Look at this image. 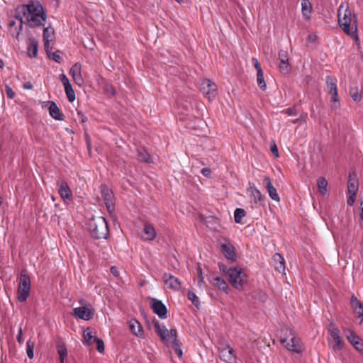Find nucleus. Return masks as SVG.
<instances>
[{"label":"nucleus","instance_id":"1","mask_svg":"<svg viewBox=\"0 0 363 363\" xmlns=\"http://www.w3.org/2000/svg\"><path fill=\"white\" fill-rule=\"evenodd\" d=\"M18 13H23V16L20 18V29L23 23H27L31 27L44 25L46 19L45 13L42 5L38 2H30L28 5H23L18 8Z\"/></svg>","mask_w":363,"mask_h":363},{"label":"nucleus","instance_id":"2","mask_svg":"<svg viewBox=\"0 0 363 363\" xmlns=\"http://www.w3.org/2000/svg\"><path fill=\"white\" fill-rule=\"evenodd\" d=\"M338 23L346 34L354 38L356 41L359 40L357 19L354 14H352L348 7L344 9L342 5L340 6L338 9Z\"/></svg>","mask_w":363,"mask_h":363},{"label":"nucleus","instance_id":"3","mask_svg":"<svg viewBox=\"0 0 363 363\" xmlns=\"http://www.w3.org/2000/svg\"><path fill=\"white\" fill-rule=\"evenodd\" d=\"M86 225L91 236L96 240L106 239L108 228L106 220L103 216H92L88 219Z\"/></svg>","mask_w":363,"mask_h":363},{"label":"nucleus","instance_id":"4","mask_svg":"<svg viewBox=\"0 0 363 363\" xmlns=\"http://www.w3.org/2000/svg\"><path fill=\"white\" fill-rule=\"evenodd\" d=\"M227 277L229 283L238 290L242 289L243 286L247 282V274L240 267H229Z\"/></svg>","mask_w":363,"mask_h":363},{"label":"nucleus","instance_id":"5","mask_svg":"<svg viewBox=\"0 0 363 363\" xmlns=\"http://www.w3.org/2000/svg\"><path fill=\"white\" fill-rule=\"evenodd\" d=\"M30 291V279L26 270H22L19 278L17 299L20 302H24L29 296Z\"/></svg>","mask_w":363,"mask_h":363},{"label":"nucleus","instance_id":"6","mask_svg":"<svg viewBox=\"0 0 363 363\" xmlns=\"http://www.w3.org/2000/svg\"><path fill=\"white\" fill-rule=\"evenodd\" d=\"M100 191L107 210L111 213L114 211V195L113 191L105 184L101 185Z\"/></svg>","mask_w":363,"mask_h":363},{"label":"nucleus","instance_id":"7","mask_svg":"<svg viewBox=\"0 0 363 363\" xmlns=\"http://www.w3.org/2000/svg\"><path fill=\"white\" fill-rule=\"evenodd\" d=\"M220 358L226 363H235L236 355L234 350L228 344L222 345L218 347Z\"/></svg>","mask_w":363,"mask_h":363},{"label":"nucleus","instance_id":"8","mask_svg":"<svg viewBox=\"0 0 363 363\" xmlns=\"http://www.w3.org/2000/svg\"><path fill=\"white\" fill-rule=\"evenodd\" d=\"M73 314L77 318L89 320L93 318L94 311L91 307L81 306L75 308Z\"/></svg>","mask_w":363,"mask_h":363},{"label":"nucleus","instance_id":"9","mask_svg":"<svg viewBox=\"0 0 363 363\" xmlns=\"http://www.w3.org/2000/svg\"><path fill=\"white\" fill-rule=\"evenodd\" d=\"M151 308L153 312L161 319L167 318V308L160 300L152 298Z\"/></svg>","mask_w":363,"mask_h":363},{"label":"nucleus","instance_id":"10","mask_svg":"<svg viewBox=\"0 0 363 363\" xmlns=\"http://www.w3.org/2000/svg\"><path fill=\"white\" fill-rule=\"evenodd\" d=\"M153 325L155 333L160 337V340L164 342L167 343L170 339L169 331L166 328L165 326H162L159 320L154 319Z\"/></svg>","mask_w":363,"mask_h":363},{"label":"nucleus","instance_id":"11","mask_svg":"<svg viewBox=\"0 0 363 363\" xmlns=\"http://www.w3.org/2000/svg\"><path fill=\"white\" fill-rule=\"evenodd\" d=\"M43 40L45 43V49L46 52H49V50L52 49V45L55 40V32L53 28L48 27L44 29Z\"/></svg>","mask_w":363,"mask_h":363},{"label":"nucleus","instance_id":"12","mask_svg":"<svg viewBox=\"0 0 363 363\" xmlns=\"http://www.w3.org/2000/svg\"><path fill=\"white\" fill-rule=\"evenodd\" d=\"M162 281L168 286V288L178 291L181 287V282L179 280L169 273H164L162 275Z\"/></svg>","mask_w":363,"mask_h":363},{"label":"nucleus","instance_id":"13","mask_svg":"<svg viewBox=\"0 0 363 363\" xmlns=\"http://www.w3.org/2000/svg\"><path fill=\"white\" fill-rule=\"evenodd\" d=\"M81 71L82 66L79 63H75L71 69H69V74L72 75L73 81L79 86L84 84V79L82 77Z\"/></svg>","mask_w":363,"mask_h":363},{"label":"nucleus","instance_id":"14","mask_svg":"<svg viewBox=\"0 0 363 363\" xmlns=\"http://www.w3.org/2000/svg\"><path fill=\"white\" fill-rule=\"evenodd\" d=\"M347 188L349 194H357L359 188V182L355 171H350L349 173Z\"/></svg>","mask_w":363,"mask_h":363},{"label":"nucleus","instance_id":"15","mask_svg":"<svg viewBox=\"0 0 363 363\" xmlns=\"http://www.w3.org/2000/svg\"><path fill=\"white\" fill-rule=\"evenodd\" d=\"M220 248L222 253L228 260H230L231 262H234L237 260L235 248L232 245L229 243H223L220 245Z\"/></svg>","mask_w":363,"mask_h":363},{"label":"nucleus","instance_id":"16","mask_svg":"<svg viewBox=\"0 0 363 363\" xmlns=\"http://www.w3.org/2000/svg\"><path fill=\"white\" fill-rule=\"evenodd\" d=\"M201 91L210 99L214 97L216 91V85L209 79H205L201 84Z\"/></svg>","mask_w":363,"mask_h":363},{"label":"nucleus","instance_id":"17","mask_svg":"<svg viewBox=\"0 0 363 363\" xmlns=\"http://www.w3.org/2000/svg\"><path fill=\"white\" fill-rule=\"evenodd\" d=\"M264 183L266 184V189L270 198L276 201H279L280 198L277 192V189L272 185L271 179L268 176L264 177Z\"/></svg>","mask_w":363,"mask_h":363},{"label":"nucleus","instance_id":"18","mask_svg":"<svg viewBox=\"0 0 363 363\" xmlns=\"http://www.w3.org/2000/svg\"><path fill=\"white\" fill-rule=\"evenodd\" d=\"M350 303L354 313L358 314V318H361L359 322V324H361L363 321V303L354 295L351 297Z\"/></svg>","mask_w":363,"mask_h":363},{"label":"nucleus","instance_id":"19","mask_svg":"<svg viewBox=\"0 0 363 363\" xmlns=\"http://www.w3.org/2000/svg\"><path fill=\"white\" fill-rule=\"evenodd\" d=\"M285 347L287 350L297 354L302 352V346L301 345L300 340L296 337H291L290 342H287Z\"/></svg>","mask_w":363,"mask_h":363},{"label":"nucleus","instance_id":"20","mask_svg":"<svg viewBox=\"0 0 363 363\" xmlns=\"http://www.w3.org/2000/svg\"><path fill=\"white\" fill-rule=\"evenodd\" d=\"M272 262L277 271H278L279 273H284L285 262L284 259L280 254L276 253L272 257Z\"/></svg>","mask_w":363,"mask_h":363},{"label":"nucleus","instance_id":"21","mask_svg":"<svg viewBox=\"0 0 363 363\" xmlns=\"http://www.w3.org/2000/svg\"><path fill=\"white\" fill-rule=\"evenodd\" d=\"M129 328L131 332L136 336L139 337H143L144 336V333L143 330V327L139 321L135 319H131L129 321Z\"/></svg>","mask_w":363,"mask_h":363},{"label":"nucleus","instance_id":"22","mask_svg":"<svg viewBox=\"0 0 363 363\" xmlns=\"http://www.w3.org/2000/svg\"><path fill=\"white\" fill-rule=\"evenodd\" d=\"M312 11V4L309 0H301V12L306 20L311 18Z\"/></svg>","mask_w":363,"mask_h":363},{"label":"nucleus","instance_id":"23","mask_svg":"<svg viewBox=\"0 0 363 363\" xmlns=\"http://www.w3.org/2000/svg\"><path fill=\"white\" fill-rule=\"evenodd\" d=\"M333 340L335 341V344L333 345V349L334 351H340L342 350L344 347V342L341 339L340 331H333V333H331Z\"/></svg>","mask_w":363,"mask_h":363},{"label":"nucleus","instance_id":"24","mask_svg":"<svg viewBox=\"0 0 363 363\" xmlns=\"http://www.w3.org/2000/svg\"><path fill=\"white\" fill-rule=\"evenodd\" d=\"M49 113L56 120H63V115L60 113L59 108L54 102H50Z\"/></svg>","mask_w":363,"mask_h":363},{"label":"nucleus","instance_id":"25","mask_svg":"<svg viewBox=\"0 0 363 363\" xmlns=\"http://www.w3.org/2000/svg\"><path fill=\"white\" fill-rule=\"evenodd\" d=\"M143 232L147 235V237L144 238L145 240H153L156 237V231L154 227L150 223L145 225Z\"/></svg>","mask_w":363,"mask_h":363},{"label":"nucleus","instance_id":"26","mask_svg":"<svg viewBox=\"0 0 363 363\" xmlns=\"http://www.w3.org/2000/svg\"><path fill=\"white\" fill-rule=\"evenodd\" d=\"M38 53V41L35 39H30L28 45V54L31 57H36Z\"/></svg>","mask_w":363,"mask_h":363},{"label":"nucleus","instance_id":"27","mask_svg":"<svg viewBox=\"0 0 363 363\" xmlns=\"http://www.w3.org/2000/svg\"><path fill=\"white\" fill-rule=\"evenodd\" d=\"M211 283L221 291H226L228 289V286L226 281L220 277H214L211 281Z\"/></svg>","mask_w":363,"mask_h":363},{"label":"nucleus","instance_id":"28","mask_svg":"<svg viewBox=\"0 0 363 363\" xmlns=\"http://www.w3.org/2000/svg\"><path fill=\"white\" fill-rule=\"evenodd\" d=\"M248 191L250 192V196L253 200L254 203H260L264 199L261 192L256 188H250Z\"/></svg>","mask_w":363,"mask_h":363},{"label":"nucleus","instance_id":"29","mask_svg":"<svg viewBox=\"0 0 363 363\" xmlns=\"http://www.w3.org/2000/svg\"><path fill=\"white\" fill-rule=\"evenodd\" d=\"M57 351L60 355L61 363H65L67 358V348L65 343L61 342H57Z\"/></svg>","mask_w":363,"mask_h":363},{"label":"nucleus","instance_id":"30","mask_svg":"<svg viewBox=\"0 0 363 363\" xmlns=\"http://www.w3.org/2000/svg\"><path fill=\"white\" fill-rule=\"evenodd\" d=\"M317 185L319 192L322 195H325L327 191L328 182L324 177H320L318 179Z\"/></svg>","mask_w":363,"mask_h":363},{"label":"nucleus","instance_id":"31","mask_svg":"<svg viewBox=\"0 0 363 363\" xmlns=\"http://www.w3.org/2000/svg\"><path fill=\"white\" fill-rule=\"evenodd\" d=\"M138 159L141 162L147 163L151 162V157L145 149H138Z\"/></svg>","mask_w":363,"mask_h":363},{"label":"nucleus","instance_id":"32","mask_svg":"<svg viewBox=\"0 0 363 363\" xmlns=\"http://www.w3.org/2000/svg\"><path fill=\"white\" fill-rule=\"evenodd\" d=\"M350 95L355 102H359L362 100L361 91L357 86H351L350 89Z\"/></svg>","mask_w":363,"mask_h":363},{"label":"nucleus","instance_id":"33","mask_svg":"<svg viewBox=\"0 0 363 363\" xmlns=\"http://www.w3.org/2000/svg\"><path fill=\"white\" fill-rule=\"evenodd\" d=\"M59 194L61 197L65 201L68 199V186L66 182L62 181L60 183Z\"/></svg>","mask_w":363,"mask_h":363},{"label":"nucleus","instance_id":"34","mask_svg":"<svg viewBox=\"0 0 363 363\" xmlns=\"http://www.w3.org/2000/svg\"><path fill=\"white\" fill-rule=\"evenodd\" d=\"M326 84L330 94L337 91L336 80L333 79L332 77L327 76Z\"/></svg>","mask_w":363,"mask_h":363},{"label":"nucleus","instance_id":"35","mask_svg":"<svg viewBox=\"0 0 363 363\" xmlns=\"http://www.w3.org/2000/svg\"><path fill=\"white\" fill-rule=\"evenodd\" d=\"M84 342L88 345H92L94 341V337H96L94 335H92V331L90 330V328H86L84 331Z\"/></svg>","mask_w":363,"mask_h":363},{"label":"nucleus","instance_id":"36","mask_svg":"<svg viewBox=\"0 0 363 363\" xmlns=\"http://www.w3.org/2000/svg\"><path fill=\"white\" fill-rule=\"evenodd\" d=\"M345 335L347 340L352 345L355 344V342H357L359 340L361 339V337H359L354 331L350 329H347L345 330Z\"/></svg>","mask_w":363,"mask_h":363},{"label":"nucleus","instance_id":"37","mask_svg":"<svg viewBox=\"0 0 363 363\" xmlns=\"http://www.w3.org/2000/svg\"><path fill=\"white\" fill-rule=\"evenodd\" d=\"M279 69L282 74L286 75L290 73L291 67L289 62H279Z\"/></svg>","mask_w":363,"mask_h":363},{"label":"nucleus","instance_id":"38","mask_svg":"<svg viewBox=\"0 0 363 363\" xmlns=\"http://www.w3.org/2000/svg\"><path fill=\"white\" fill-rule=\"evenodd\" d=\"M245 211L242 208H237L234 212V218L236 223H242V218L245 216Z\"/></svg>","mask_w":363,"mask_h":363},{"label":"nucleus","instance_id":"39","mask_svg":"<svg viewBox=\"0 0 363 363\" xmlns=\"http://www.w3.org/2000/svg\"><path fill=\"white\" fill-rule=\"evenodd\" d=\"M257 82L259 87L262 90H265L267 88V84L264 79L263 72H260L259 73H257Z\"/></svg>","mask_w":363,"mask_h":363},{"label":"nucleus","instance_id":"40","mask_svg":"<svg viewBox=\"0 0 363 363\" xmlns=\"http://www.w3.org/2000/svg\"><path fill=\"white\" fill-rule=\"evenodd\" d=\"M188 298L192 302V303L196 307L199 308V299L193 291H189L187 293Z\"/></svg>","mask_w":363,"mask_h":363},{"label":"nucleus","instance_id":"41","mask_svg":"<svg viewBox=\"0 0 363 363\" xmlns=\"http://www.w3.org/2000/svg\"><path fill=\"white\" fill-rule=\"evenodd\" d=\"M47 54L50 59H52L53 60H55L57 62L60 63L62 60V55L60 51H56L55 52H50V50H49V52Z\"/></svg>","mask_w":363,"mask_h":363},{"label":"nucleus","instance_id":"42","mask_svg":"<svg viewBox=\"0 0 363 363\" xmlns=\"http://www.w3.org/2000/svg\"><path fill=\"white\" fill-rule=\"evenodd\" d=\"M330 94L332 95L331 101L334 103L331 108L333 109H337L340 106V104L338 101L337 91L330 93Z\"/></svg>","mask_w":363,"mask_h":363},{"label":"nucleus","instance_id":"43","mask_svg":"<svg viewBox=\"0 0 363 363\" xmlns=\"http://www.w3.org/2000/svg\"><path fill=\"white\" fill-rule=\"evenodd\" d=\"M172 348L177 356L181 358L182 357V350L180 347L178 340H172Z\"/></svg>","mask_w":363,"mask_h":363},{"label":"nucleus","instance_id":"44","mask_svg":"<svg viewBox=\"0 0 363 363\" xmlns=\"http://www.w3.org/2000/svg\"><path fill=\"white\" fill-rule=\"evenodd\" d=\"M26 347H27L26 352H27L28 357L30 359H33V356H34V354H33L34 344L30 341H28L26 343Z\"/></svg>","mask_w":363,"mask_h":363},{"label":"nucleus","instance_id":"45","mask_svg":"<svg viewBox=\"0 0 363 363\" xmlns=\"http://www.w3.org/2000/svg\"><path fill=\"white\" fill-rule=\"evenodd\" d=\"M94 342L96 343L98 352L100 353H103L105 350V345L104 341L98 337H94Z\"/></svg>","mask_w":363,"mask_h":363},{"label":"nucleus","instance_id":"46","mask_svg":"<svg viewBox=\"0 0 363 363\" xmlns=\"http://www.w3.org/2000/svg\"><path fill=\"white\" fill-rule=\"evenodd\" d=\"M279 62H289V54L286 50H280L279 51Z\"/></svg>","mask_w":363,"mask_h":363},{"label":"nucleus","instance_id":"47","mask_svg":"<svg viewBox=\"0 0 363 363\" xmlns=\"http://www.w3.org/2000/svg\"><path fill=\"white\" fill-rule=\"evenodd\" d=\"M60 79L63 83V85L65 86V92L68 97V79L67 78V76L62 73L60 75Z\"/></svg>","mask_w":363,"mask_h":363},{"label":"nucleus","instance_id":"48","mask_svg":"<svg viewBox=\"0 0 363 363\" xmlns=\"http://www.w3.org/2000/svg\"><path fill=\"white\" fill-rule=\"evenodd\" d=\"M104 91L110 96H114L116 94V90L114 87L111 84H105L104 86Z\"/></svg>","mask_w":363,"mask_h":363},{"label":"nucleus","instance_id":"49","mask_svg":"<svg viewBox=\"0 0 363 363\" xmlns=\"http://www.w3.org/2000/svg\"><path fill=\"white\" fill-rule=\"evenodd\" d=\"M256 299L259 300L261 302H265L267 299V295L263 291H259L255 295V297Z\"/></svg>","mask_w":363,"mask_h":363},{"label":"nucleus","instance_id":"50","mask_svg":"<svg viewBox=\"0 0 363 363\" xmlns=\"http://www.w3.org/2000/svg\"><path fill=\"white\" fill-rule=\"evenodd\" d=\"M197 272H198V285L201 287L202 283L203 282V277L201 268L199 265H198Z\"/></svg>","mask_w":363,"mask_h":363},{"label":"nucleus","instance_id":"51","mask_svg":"<svg viewBox=\"0 0 363 363\" xmlns=\"http://www.w3.org/2000/svg\"><path fill=\"white\" fill-rule=\"evenodd\" d=\"M77 118H74L75 121H79L80 123H84L86 121L87 118L80 111H77Z\"/></svg>","mask_w":363,"mask_h":363},{"label":"nucleus","instance_id":"52","mask_svg":"<svg viewBox=\"0 0 363 363\" xmlns=\"http://www.w3.org/2000/svg\"><path fill=\"white\" fill-rule=\"evenodd\" d=\"M356 350L363 353V340L361 338L353 345Z\"/></svg>","mask_w":363,"mask_h":363},{"label":"nucleus","instance_id":"53","mask_svg":"<svg viewBox=\"0 0 363 363\" xmlns=\"http://www.w3.org/2000/svg\"><path fill=\"white\" fill-rule=\"evenodd\" d=\"M357 194H349V197L347 199V203L350 206H352L355 202Z\"/></svg>","mask_w":363,"mask_h":363},{"label":"nucleus","instance_id":"54","mask_svg":"<svg viewBox=\"0 0 363 363\" xmlns=\"http://www.w3.org/2000/svg\"><path fill=\"white\" fill-rule=\"evenodd\" d=\"M218 268L220 272H222L223 274H225L228 277V271L229 270V268L227 267V266L225 264L219 262Z\"/></svg>","mask_w":363,"mask_h":363},{"label":"nucleus","instance_id":"55","mask_svg":"<svg viewBox=\"0 0 363 363\" xmlns=\"http://www.w3.org/2000/svg\"><path fill=\"white\" fill-rule=\"evenodd\" d=\"M328 330L330 332V333H333V331H340L338 328L336 326V325L334 323H330V325L328 327Z\"/></svg>","mask_w":363,"mask_h":363},{"label":"nucleus","instance_id":"56","mask_svg":"<svg viewBox=\"0 0 363 363\" xmlns=\"http://www.w3.org/2000/svg\"><path fill=\"white\" fill-rule=\"evenodd\" d=\"M201 173L206 177H210L211 175V170L208 167H204L201 169Z\"/></svg>","mask_w":363,"mask_h":363},{"label":"nucleus","instance_id":"57","mask_svg":"<svg viewBox=\"0 0 363 363\" xmlns=\"http://www.w3.org/2000/svg\"><path fill=\"white\" fill-rule=\"evenodd\" d=\"M75 93L72 89V85L69 84V102H73L75 100Z\"/></svg>","mask_w":363,"mask_h":363},{"label":"nucleus","instance_id":"58","mask_svg":"<svg viewBox=\"0 0 363 363\" xmlns=\"http://www.w3.org/2000/svg\"><path fill=\"white\" fill-rule=\"evenodd\" d=\"M252 60L255 61L254 66L257 70V73H259L260 72H262L260 63L258 62V60L255 58H253Z\"/></svg>","mask_w":363,"mask_h":363},{"label":"nucleus","instance_id":"59","mask_svg":"<svg viewBox=\"0 0 363 363\" xmlns=\"http://www.w3.org/2000/svg\"><path fill=\"white\" fill-rule=\"evenodd\" d=\"M170 337L173 338V340H177V330L176 328H171L169 330Z\"/></svg>","mask_w":363,"mask_h":363},{"label":"nucleus","instance_id":"60","mask_svg":"<svg viewBox=\"0 0 363 363\" xmlns=\"http://www.w3.org/2000/svg\"><path fill=\"white\" fill-rule=\"evenodd\" d=\"M6 91L7 96L9 98H10V99L13 98L14 92L13 91V90L11 89V87H9V86H6Z\"/></svg>","mask_w":363,"mask_h":363},{"label":"nucleus","instance_id":"61","mask_svg":"<svg viewBox=\"0 0 363 363\" xmlns=\"http://www.w3.org/2000/svg\"><path fill=\"white\" fill-rule=\"evenodd\" d=\"M286 113L289 115V116H294V115H296L297 113H296V108H289L286 110Z\"/></svg>","mask_w":363,"mask_h":363},{"label":"nucleus","instance_id":"62","mask_svg":"<svg viewBox=\"0 0 363 363\" xmlns=\"http://www.w3.org/2000/svg\"><path fill=\"white\" fill-rule=\"evenodd\" d=\"M271 151L275 157H279V152L276 144L271 147Z\"/></svg>","mask_w":363,"mask_h":363},{"label":"nucleus","instance_id":"63","mask_svg":"<svg viewBox=\"0 0 363 363\" xmlns=\"http://www.w3.org/2000/svg\"><path fill=\"white\" fill-rule=\"evenodd\" d=\"M17 340L19 343H21L23 342V340H22V329L20 328L19 329V331H18V333L17 335Z\"/></svg>","mask_w":363,"mask_h":363},{"label":"nucleus","instance_id":"64","mask_svg":"<svg viewBox=\"0 0 363 363\" xmlns=\"http://www.w3.org/2000/svg\"><path fill=\"white\" fill-rule=\"evenodd\" d=\"M111 272L115 276V277H117L118 276V269L116 267H111Z\"/></svg>","mask_w":363,"mask_h":363}]
</instances>
